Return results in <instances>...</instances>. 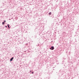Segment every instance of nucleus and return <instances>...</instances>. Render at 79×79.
I'll return each mask as SVG.
<instances>
[{
    "label": "nucleus",
    "mask_w": 79,
    "mask_h": 79,
    "mask_svg": "<svg viewBox=\"0 0 79 79\" xmlns=\"http://www.w3.org/2000/svg\"><path fill=\"white\" fill-rule=\"evenodd\" d=\"M50 50H54V47L53 46L51 47L50 48Z\"/></svg>",
    "instance_id": "1"
},
{
    "label": "nucleus",
    "mask_w": 79,
    "mask_h": 79,
    "mask_svg": "<svg viewBox=\"0 0 79 79\" xmlns=\"http://www.w3.org/2000/svg\"><path fill=\"white\" fill-rule=\"evenodd\" d=\"M13 59H14V57H13L11 58V59H10V61H12Z\"/></svg>",
    "instance_id": "2"
},
{
    "label": "nucleus",
    "mask_w": 79,
    "mask_h": 79,
    "mask_svg": "<svg viewBox=\"0 0 79 79\" xmlns=\"http://www.w3.org/2000/svg\"><path fill=\"white\" fill-rule=\"evenodd\" d=\"M49 15H52V13H51V12H49Z\"/></svg>",
    "instance_id": "3"
},
{
    "label": "nucleus",
    "mask_w": 79,
    "mask_h": 79,
    "mask_svg": "<svg viewBox=\"0 0 79 79\" xmlns=\"http://www.w3.org/2000/svg\"><path fill=\"white\" fill-rule=\"evenodd\" d=\"M7 26H8V27L9 28H10V25H9V24H7Z\"/></svg>",
    "instance_id": "4"
},
{
    "label": "nucleus",
    "mask_w": 79,
    "mask_h": 79,
    "mask_svg": "<svg viewBox=\"0 0 79 79\" xmlns=\"http://www.w3.org/2000/svg\"><path fill=\"white\" fill-rule=\"evenodd\" d=\"M29 73H30V74H31L32 73L31 71H30L29 72Z\"/></svg>",
    "instance_id": "5"
},
{
    "label": "nucleus",
    "mask_w": 79,
    "mask_h": 79,
    "mask_svg": "<svg viewBox=\"0 0 79 79\" xmlns=\"http://www.w3.org/2000/svg\"><path fill=\"white\" fill-rule=\"evenodd\" d=\"M2 24H4V22H3L2 23Z\"/></svg>",
    "instance_id": "6"
},
{
    "label": "nucleus",
    "mask_w": 79,
    "mask_h": 79,
    "mask_svg": "<svg viewBox=\"0 0 79 79\" xmlns=\"http://www.w3.org/2000/svg\"><path fill=\"white\" fill-rule=\"evenodd\" d=\"M5 22H6V21L4 20V23H5Z\"/></svg>",
    "instance_id": "7"
},
{
    "label": "nucleus",
    "mask_w": 79,
    "mask_h": 79,
    "mask_svg": "<svg viewBox=\"0 0 79 79\" xmlns=\"http://www.w3.org/2000/svg\"><path fill=\"white\" fill-rule=\"evenodd\" d=\"M32 73V74H34V72H32V73Z\"/></svg>",
    "instance_id": "8"
},
{
    "label": "nucleus",
    "mask_w": 79,
    "mask_h": 79,
    "mask_svg": "<svg viewBox=\"0 0 79 79\" xmlns=\"http://www.w3.org/2000/svg\"><path fill=\"white\" fill-rule=\"evenodd\" d=\"M5 27H7V26H5Z\"/></svg>",
    "instance_id": "9"
}]
</instances>
